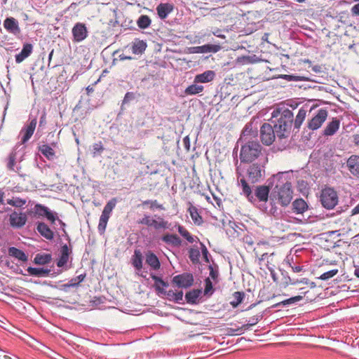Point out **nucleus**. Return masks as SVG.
Here are the masks:
<instances>
[{
	"mask_svg": "<svg viewBox=\"0 0 359 359\" xmlns=\"http://www.w3.org/2000/svg\"><path fill=\"white\" fill-rule=\"evenodd\" d=\"M257 135V131L252 130V123L246 124L242 132L245 143L241 146L240 151L239 157L241 163L268 162L267 154L262 145L257 140H251L252 137Z\"/></svg>",
	"mask_w": 359,
	"mask_h": 359,
	"instance_id": "obj_1",
	"label": "nucleus"
},
{
	"mask_svg": "<svg viewBox=\"0 0 359 359\" xmlns=\"http://www.w3.org/2000/svg\"><path fill=\"white\" fill-rule=\"evenodd\" d=\"M250 165L245 168V173H242L239 168H236L238 184L241 187L242 194L249 201H255L252 189L249 183L255 184L261 182L265 175V165L266 163L261 161L248 163Z\"/></svg>",
	"mask_w": 359,
	"mask_h": 359,
	"instance_id": "obj_2",
	"label": "nucleus"
},
{
	"mask_svg": "<svg viewBox=\"0 0 359 359\" xmlns=\"http://www.w3.org/2000/svg\"><path fill=\"white\" fill-rule=\"evenodd\" d=\"M290 180L288 174L284 172L274 175L272 178L275 186L271 193L270 199L283 207L287 206L293 198V190Z\"/></svg>",
	"mask_w": 359,
	"mask_h": 359,
	"instance_id": "obj_3",
	"label": "nucleus"
},
{
	"mask_svg": "<svg viewBox=\"0 0 359 359\" xmlns=\"http://www.w3.org/2000/svg\"><path fill=\"white\" fill-rule=\"evenodd\" d=\"M272 117L276 118L274 124L276 136L280 139L288 137L293 123L292 111L288 109H277L273 111Z\"/></svg>",
	"mask_w": 359,
	"mask_h": 359,
	"instance_id": "obj_4",
	"label": "nucleus"
},
{
	"mask_svg": "<svg viewBox=\"0 0 359 359\" xmlns=\"http://www.w3.org/2000/svg\"><path fill=\"white\" fill-rule=\"evenodd\" d=\"M328 111L326 108H320L313 112L311 118L308 120L307 128L311 130H316L321 128L327 120Z\"/></svg>",
	"mask_w": 359,
	"mask_h": 359,
	"instance_id": "obj_5",
	"label": "nucleus"
},
{
	"mask_svg": "<svg viewBox=\"0 0 359 359\" xmlns=\"http://www.w3.org/2000/svg\"><path fill=\"white\" fill-rule=\"evenodd\" d=\"M320 201L323 206L328 210L334 208L338 203V196L334 189L326 187L322 190Z\"/></svg>",
	"mask_w": 359,
	"mask_h": 359,
	"instance_id": "obj_6",
	"label": "nucleus"
},
{
	"mask_svg": "<svg viewBox=\"0 0 359 359\" xmlns=\"http://www.w3.org/2000/svg\"><path fill=\"white\" fill-rule=\"evenodd\" d=\"M275 128L272 127L269 123H264L260 129V138L262 142L265 145H271L276 138Z\"/></svg>",
	"mask_w": 359,
	"mask_h": 359,
	"instance_id": "obj_7",
	"label": "nucleus"
},
{
	"mask_svg": "<svg viewBox=\"0 0 359 359\" xmlns=\"http://www.w3.org/2000/svg\"><path fill=\"white\" fill-rule=\"evenodd\" d=\"M194 282L193 274L187 272L175 276L172 279V284L180 288H188L193 285Z\"/></svg>",
	"mask_w": 359,
	"mask_h": 359,
	"instance_id": "obj_8",
	"label": "nucleus"
},
{
	"mask_svg": "<svg viewBox=\"0 0 359 359\" xmlns=\"http://www.w3.org/2000/svg\"><path fill=\"white\" fill-rule=\"evenodd\" d=\"M58 148L57 142H52L50 144L42 142L39 146V151L48 160L53 161L56 158L55 149Z\"/></svg>",
	"mask_w": 359,
	"mask_h": 359,
	"instance_id": "obj_9",
	"label": "nucleus"
},
{
	"mask_svg": "<svg viewBox=\"0 0 359 359\" xmlns=\"http://www.w3.org/2000/svg\"><path fill=\"white\" fill-rule=\"evenodd\" d=\"M27 217L25 212H13L9 215V222L11 226L14 228H21L26 224Z\"/></svg>",
	"mask_w": 359,
	"mask_h": 359,
	"instance_id": "obj_10",
	"label": "nucleus"
},
{
	"mask_svg": "<svg viewBox=\"0 0 359 359\" xmlns=\"http://www.w3.org/2000/svg\"><path fill=\"white\" fill-rule=\"evenodd\" d=\"M72 249L67 244L63 245L60 250V256L56 262V265L59 268L67 269V264L69 259V255L72 254Z\"/></svg>",
	"mask_w": 359,
	"mask_h": 359,
	"instance_id": "obj_11",
	"label": "nucleus"
},
{
	"mask_svg": "<svg viewBox=\"0 0 359 359\" xmlns=\"http://www.w3.org/2000/svg\"><path fill=\"white\" fill-rule=\"evenodd\" d=\"M4 27L8 32L15 36H18L21 33L18 21L13 18H6L4 21Z\"/></svg>",
	"mask_w": 359,
	"mask_h": 359,
	"instance_id": "obj_12",
	"label": "nucleus"
},
{
	"mask_svg": "<svg viewBox=\"0 0 359 359\" xmlns=\"http://www.w3.org/2000/svg\"><path fill=\"white\" fill-rule=\"evenodd\" d=\"M74 41L80 42L83 41L88 36L87 28L84 24L77 22L72 28Z\"/></svg>",
	"mask_w": 359,
	"mask_h": 359,
	"instance_id": "obj_13",
	"label": "nucleus"
},
{
	"mask_svg": "<svg viewBox=\"0 0 359 359\" xmlns=\"http://www.w3.org/2000/svg\"><path fill=\"white\" fill-rule=\"evenodd\" d=\"M340 123L341 121L337 117L332 118L324 128L323 135L327 137L334 135L339 129Z\"/></svg>",
	"mask_w": 359,
	"mask_h": 359,
	"instance_id": "obj_14",
	"label": "nucleus"
},
{
	"mask_svg": "<svg viewBox=\"0 0 359 359\" xmlns=\"http://www.w3.org/2000/svg\"><path fill=\"white\" fill-rule=\"evenodd\" d=\"M36 123V118H33L27 126L21 130L20 133H23V136L21 140L22 144L26 143L31 138L35 130Z\"/></svg>",
	"mask_w": 359,
	"mask_h": 359,
	"instance_id": "obj_15",
	"label": "nucleus"
},
{
	"mask_svg": "<svg viewBox=\"0 0 359 359\" xmlns=\"http://www.w3.org/2000/svg\"><path fill=\"white\" fill-rule=\"evenodd\" d=\"M221 49L219 45L216 44H205L201 46H194L190 48V53H217Z\"/></svg>",
	"mask_w": 359,
	"mask_h": 359,
	"instance_id": "obj_16",
	"label": "nucleus"
},
{
	"mask_svg": "<svg viewBox=\"0 0 359 359\" xmlns=\"http://www.w3.org/2000/svg\"><path fill=\"white\" fill-rule=\"evenodd\" d=\"M346 166L354 177H359V156L351 155L346 161Z\"/></svg>",
	"mask_w": 359,
	"mask_h": 359,
	"instance_id": "obj_17",
	"label": "nucleus"
},
{
	"mask_svg": "<svg viewBox=\"0 0 359 359\" xmlns=\"http://www.w3.org/2000/svg\"><path fill=\"white\" fill-rule=\"evenodd\" d=\"M156 12L160 19H165L174 10V5L170 3H161L156 7Z\"/></svg>",
	"mask_w": 359,
	"mask_h": 359,
	"instance_id": "obj_18",
	"label": "nucleus"
},
{
	"mask_svg": "<svg viewBox=\"0 0 359 359\" xmlns=\"http://www.w3.org/2000/svg\"><path fill=\"white\" fill-rule=\"evenodd\" d=\"M160 239L164 243L172 247H180L182 245V240L177 234L167 233L163 234Z\"/></svg>",
	"mask_w": 359,
	"mask_h": 359,
	"instance_id": "obj_19",
	"label": "nucleus"
},
{
	"mask_svg": "<svg viewBox=\"0 0 359 359\" xmlns=\"http://www.w3.org/2000/svg\"><path fill=\"white\" fill-rule=\"evenodd\" d=\"M36 230L40 235L47 240L51 241L54 238V232L44 222H40L36 224Z\"/></svg>",
	"mask_w": 359,
	"mask_h": 359,
	"instance_id": "obj_20",
	"label": "nucleus"
},
{
	"mask_svg": "<svg viewBox=\"0 0 359 359\" xmlns=\"http://www.w3.org/2000/svg\"><path fill=\"white\" fill-rule=\"evenodd\" d=\"M216 76V74L212 70H207L203 72L202 74H199L196 75L194 82V83H208L215 79Z\"/></svg>",
	"mask_w": 359,
	"mask_h": 359,
	"instance_id": "obj_21",
	"label": "nucleus"
},
{
	"mask_svg": "<svg viewBox=\"0 0 359 359\" xmlns=\"http://www.w3.org/2000/svg\"><path fill=\"white\" fill-rule=\"evenodd\" d=\"M33 51V46L31 43H26L23 44L22 49L20 53L15 55V62L17 63L22 62L28 57Z\"/></svg>",
	"mask_w": 359,
	"mask_h": 359,
	"instance_id": "obj_22",
	"label": "nucleus"
},
{
	"mask_svg": "<svg viewBox=\"0 0 359 359\" xmlns=\"http://www.w3.org/2000/svg\"><path fill=\"white\" fill-rule=\"evenodd\" d=\"M269 188L267 186H257L255 190V196L261 202H266L269 198Z\"/></svg>",
	"mask_w": 359,
	"mask_h": 359,
	"instance_id": "obj_23",
	"label": "nucleus"
},
{
	"mask_svg": "<svg viewBox=\"0 0 359 359\" xmlns=\"http://www.w3.org/2000/svg\"><path fill=\"white\" fill-rule=\"evenodd\" d=\"M154 217L156 219L153 218L151 227H153L156 230L167 229L170 228L171 224L168 221L160 216L154 215Z\"/></svg>",
	"mask_w": 359,
	"mask_h": 359,
	"instance_id": "obj_24",
	"label": "nucleus"
},
{
	"mask_svg": "<svg viewBox=\"0 0 359 359\" xmlns=\"http://www.w3.org/2000/svg\"><path fill=\"white\" fill-rule=\"evenodd\" d=\"M146 263L154 270L160 268L161 264L157 256L152 252L148 251L146 255Z\"/></svg>",
	"mask_w": 359,
	"mask_h": 359,
	"instance_id": "obj_25",
	"label": "nucleus"
},
{
	"mask_svg": "<svg viewBox=\"0 0 359 359\" xmlns=\"http://www.w3.org/2000/svg\"><path fill=\"white\" fill-rule=\"evenodd\" d=\"M151 278L154 281V287L158 293L165 294L166 291L164 288L168 287V283L156 275H151Z\"/></svg>",
	"mask_w": 359,
	"mask_h": 359,
	"instance_id": "obj_26",
	"label": "nucleus"
},
{
	"mask_svg": "<svg viewBox=\"0 0 359 359\" xmlns=\"http://www.w3.org/2000/svg\"><path fill=\"white\" fill-rule=\"evenodd\" d=\"M175 226L177 227L179 233L189 243H193L198 241V238L192 236L184 226L177 223H176Z\"/></svg>",
	"mask_w": 359,
	"mask_h": 359,
	"instance_id": "obj_27",
	"label": "nucleus"
},
{
	"mask_svg": "<svg viewBox=\"0 0 359 359\" xmlns=\"http://www.w3.org/2000/svg\"><path fill=\"white\" fill-rule=\"evenodd\" d=\"M308 209V205L302 198H297L292 203L293 212L297 214H302Z\"/></svg>",
	"mask_w": 359,
	"mask_h": 359,
	"instance_id": "obj_28",
	"label": "nucleus"
},
{
	"mask_svg": "<svg viewBox=\"0 0 359 359\" xmlns=\"http://www.w3.org/2000/svg\"><path fill=\"white\" fill-rule=\"evenodd\" d=\"M8 255L19 261L27 262L28 259L27 256L22 250L15 247H11L8 248Z\"/></svg>",
	"mask_w": 359,
	"mask_h": 359,
	"instance_id": "obj_29",
	"label": "nucleus"
},
{
	"mask_svg": "<svg viewBox=\"0 0 359 359\" xmlns=\"http://www.w3.org/2000/svg\"><path fill=\"white\" fill-rule=\"evenodd\" d=\"M306 113H307V110L304 107H302L299 109L298 113L295 117V119L294 120L293 119L294 128H296L297 130H299L300 128L302 123L305 120V118L306 116Z\"/></svg>",
	"mask_w": 359,
	"mask_h": 359,
	"instance_id": "obj_30",
	"label": "nucleus"
},
{
	"mask_svg": "<svg viewBox=\"0 0 359 359\" xmlns=\"http://www.w3.org/2000/svg\"><path fill=\"white\" fill-rule=\"evenodd\" d=\"M27 271L29 275L35 277H45L47 276L50 273L49 269H45L43 268H34L32 266H29L27 269Z\"/></svg>",
	"mask_w": 359,
	"mask_h": 359,
	"instance_id": "obj_31",
	"label": "nucleus"
},
{
	"mask_svg": "<svg viewBox=\"0 0 359 359\" xmlns=\"http://www.w3.org/2000/svg\"><path fill=\"white\" fill-rule=\"evenodd\" d=\"M198 83H194L190 86H189L184 90V94L186 95H194L203 92L204 87L201 85L197 84Z\"/></svg>",
	"mask_w": 359,
	"mask_h": 359,
	"instance_id": "obj_32",
	"label": "nucleus"
},
{
	"mask_svg": "<svg viewBox=\"0 0 359 359\" xmlns=\"http://www.w3.org/2000/svg\"><path fill=\"white\" fill-rule=\"evenodd\" d=\"M188 211L190 214V216L196 224H201L203 222V218L199 215L198 209L196 207L190 204Z\"/></svg>",
	"mask_w": 359,
	"mask_h": 359,
	"instance_id": "obj_33",
	"label": "nucleus"
},
{
	"mask_svg": "<svg viewBox=\"0 0 359 359\" xmlns=\"http://www.w3.org/2000/svg\"><path fill=\"white\" fill-rule=\"evenodd\" d=\"M201 290H193L186 293L185 298L189 304H196L201 294Z\"/></svg>",
	"mask_w": 359,
	"mask_h": 359,
	"instance_id": "obj_34",
	"label": "nucleus"
},
{
	"mask_svg": "<svg viewBox=\"0 0 359 359\" xmlns=\"http://www.w3.org/2000/svg\"><path fill=\"white\" fill-rule=\"evenodd\" d=\"M52 256L50 254H37L34 257V263L36 264L44 265L50 262Z\"/></svg>",
	"mask_w": 359,
	"mask_h": 359,
	"instance_id": "obj_35",
	"label": "nucleus"
},
{
	"mask_svg": "<svg viewBox=\"0 0 359 359\" xmlns=\"http://www.w3.org/2000/svg\"><path fill=\"white\" fill-rule=\"evenodd\" d=\"M147 48V43L144 41L138 40L133 43L132 50L134 54H142Z\"/></svg>",
	"mask_w": 359,
	"mask_h": 359,
	"instance_id": "obj_36",
	"label": "nucleus"
},
{
	"mask_svg": "<svg viewBox=\"0 0 359 359\" xmlns=\"http://www.w3.org/2000/svg\"><path fill=\"white\" fill-rule=\"evenodd\" d=\"M302 299H303V297L301 296V295L292 297H290L289 299H287L285 300H283V301H282L280 302H278V303L274 304L273 306V308H278V307H280V306H288V305H290V304H295L297 302L301 301Z\"/></svg>",
	"mask_w": 359,
	"mask_h": 359,
	"instance_id": "obj_37",
	"label": "nucleus"
},
{
	"mask_svg": "<svg viewBox=\"0 0 359 359\" xmlns=\"http://www.w3.org/2000/svg\"><path fill=\"white\" fill-rule=\"evenodd\" d=\"M309 283V282L308 278H303L300 279H292L290 276L285 278V281L283 283L285 287H287L289 285H308Z\"/></svg>",
	"mask_w": 359,
	"mask_h": 359,
	"instance_id": "obj_38",
	"label": "nucleus"
},
{
	"mask_svg": "<svg viewBox=\"0 0 359 359\" xmlns=\"http://www.w3.org/2000/svg\"><path fill=\"white\" fill-rule=\"evenodd\" d=\"M151 23L150 18L147 15H142L137 20V25L140 29L148 28Z\"/></svg>",
	"mask_w": 359,
	"mask_h": 359,
	"instance_id": "obj_39",
	"label": "nucleus"
},
{
	"mask_svg": "<svg viewBox=\"0 0 359 359\" xmlns=\"http://www.w3.org/2000/svg\"><path fill=\"white\" fill-rule=\"evenodd\" d=\"M116 204V198H112L111 200L108 201L102 210V215L110 217L111 213L113 209L115 208Z\"/></svg>",
	"mask_w": 359,
	"mask_h": 359,
	"instance_id": "obj_40",
	"label": "nucleus"
},
{
	"mask_svg": "<svg viewBox=\"0 0 359 359\" xmlns=\"http://www.w3.org/2000/svg\"><path fill=\"white\" fill-rule=\"evenodd\" d=\"M280 78L287 81H310L309 78L303 76H297L293 74H282Z\"/></svg>",
	"mask_w": 359,
	"mask_h": 359,
	"instance_id": "obj_41",
	"label": "nucleus"
},
{
	"mask_svg": "<svg viewBox=\"0 0 359 359\" xmlns=\"http://www.w3.org/2000/svg\"><path fill=\"white\" fill-rule=\"evenodd\" d=\"M26 199H23L19 197H13L11 199H7V204L15 208H22L26 204Z\"/></svg>",
	"mask_w": 359,
	"mask_h": 359,
	"instance_id": "obj_42",
	"label": "nucleus"
},
{
	"mask_svg": "<svg viewBox=\"0 0 359 359\" xmlns=\"http://www.w3.org/2000/svg\"><path fill=\"white\" fill-rule=\"evenodd\" d=\"M133 264L134 267L140 270L142 268V254L139 250H135L133 259Z\"/></svg>",
	"mask_w": 359,
	"mask_h": 359,
	"instance_id": "obj_43",
	"label": "nucleus"
},
{
	"mask_svg": "<svg viewBox=\"0 0 359 359\" xmlns=\"http://www.w3.org/2000/svg\"><path fill=\"white\" fill-rule=\"evenodd\" d=\"M109 219V217L101 215L97 226L100 234L102 235L104 233Z\"/></svg>",
	"mask_w": 359,
	"mask_h": 359,
	"instance_id": "obj_44",
	"label": "nucleus"
},
{
	"mask_svg": "<svg viewBox=\"0 0 359 359\" xmlns=\"http://www.w3.org/2000/svg\"><path fill=\"white\" fill-rule=\"evenodd\" d=\"M48 208L41 205L36 204L34 207V216H37L39 217H44L46 213H47Z\"/></svg>",
	"mask_w": 359,
	"mask_h": 359,
	"instance_id": "obj_45",
	"label": "nucleus"
},
{
	"mask_svg": "<svg viewBox=\"0 0 359 359\" xmlns=\"http://www.w3.org/2000/svg\"><path fill=\"white\" fill-rule=\"evenodd\" d=\"M149 205V208L151 210L155 209H158L161 210H164L165 208L162 204H159L156 200H147L142 202V205Z\"/></svg>",
	"mask_w": 359,
	"mask_h": 359,
	"instance_id": "obj_46",
	"label": "nucleus"
},
{
	"mask_svg": "<svg viewBox=\"0 0 359 359\" xmlns=\"http://www.w3.org/2000/svg\"><path fill=\"white\" fill-rule=\"evenodd\" d=\"M262 318V315H257L252 317L248 321V324L243 325L241 328L237 329V331L241 330L242 329H248L250 326L255 325L258 323V322Z\"/></svg>",
	"mask_w": 359,
	"mask_h": 359,
	"instance_id": "obj_47",
	"label": "nucleus"
},
{
	"mask_svg": "<svg viewBox=\"0 0 359 359\" xmlns=\"http://www.w3.org/2000/svg\"><path fill=\"white\" fill-rule=\"evenodd\" d=\"M233 295L235 300L231 302L230 304L233 308H236L242 302L244 298V293L243 292H235Z\"/></svg>",
	"mask_w": 359,
	"mask_h": 359,
	"instance_id": "obj_48",
	"label": "nucleus"
},
{
	"mask_svg": "<svg viewBox=\"0 0 359 359\" xmlns=\"http://www.w3.org/2000/svg\"><path fill=\"white\" fill-rule=\"evenodd\" d=\"M104 148L103 147V144L102 142H98L97 143H95L93 144V151L92 154L93 157L97 156L98 154H100L103 151Z\"/></svg>",
	"mask_w": 359,
	"mask_h": 359,
	"instance_id": "obj_49",
	"label": "nucleus"
},
{
	"mask_svg": "<svg viewBox=\"0 0 359 359\" xmlns=\"http://www.w3.org/2000/svg\"><path fill=\"white\" fill-rule=\"evenodd\" d=\"M86 276V273L79 275L78 276L72 278L69 280V285H72V287H77L79 284L83 282Z\"/></svg>",
	"mask_w": 359,
	"mask_h": 359,
	"instance_id": "obj_50",
	"label": "nucleus"
},
{
	"mask_svg": "<svg viewBox=\"0 0 359 359\" xmlns=\"http://www.w3.org/2000/svg\"><path fill=\"white\" fill-rule=\"evenodd\" d=\"M189 257L194 263L198 262L200 252L198 249L191 248L189 251Z\"/></svg>",
	"mask_w": 359,
	"mask_h": 359,
	"instance_id": "obj_51",
	"label": "nucleus"
},
{
	"mask_svg": "<svg viewBox=\"0 0 359 359\" xmlns=\"http://www.w3.org/2000/svg\"><path fill=\"white\" fill-rule=\"evenodd\" d=\"M337 273L338 269H332L330 271L323 273L318 277V278L323 280H328L329 279L332 278L335 275H337Z\"/></svg>",
	"mask_w": 359,
	"mask_h": 359,
	"instance_id": "obj_52",
	"label": "nucleus"
},
{
	"mask_svg": "<svg viewBox=\"0 0 359 359\" xmlns=\"http://www.w3.org/2000/svg\"><path fill=\"white\" fill-rule=\"evenodd\" d=\"M213 292V286L212 283L210 278H207L205 280V290L204 293L205 294H208L209 293L212 294Z\"/></svg>",
	"mask_w": 359,
	"mask_h": 359,
	"instance_id": "obj_53",
	"label": "nucleus"
},
{
	"mask_svg": "<svg viewBox=\"0 0 359 359\" xmlns=\"http://www.w3.org/2000/svg\"><path fill=\"white\" fill-rule=\"evenodd\" d=\"M153 218L148 215H144L142 218L138 221V224L146 225L151 227Z\"/></svg>",
	"mask_w": 359,
	"mask_h": 359,
	"instance_id": "obj_54",
	"label": "nucleus"
},
{
	"mask_svg": "<svg viewBox=\"0 0 359 359\" xmlns=\"http://www.w3.org/2000/svg\"><path fill=\"white\" fill-rule=\"evenodd\" d=\"M209 270H210V276L211 278L215 281H218V276H219V271L217 269H215L212 265L209 266Z\"/></svg>",
	"mask_w": 359,
	"mask_h": 359,
	"instance_id": "obj_55",
	"label": "nucleus"
},
{
	"mask_svg": "<svg viewBox=\"0 0 359 359\" xmlns=\"http://www.w3.org/2000/svg\"><path fill=\"white\" fill-rule=\"evenodd\" d=\"M183 298V292L179 291L175 293H172V297L170 298V300H173L175 302H180L182 300Z\"/></svg>",
	"mask_w": 359,
	"mask_h": 359,
	"instance_id": "obj_56",
	"label": "nucleus"
},
{
	"mask_svg": "<svg viewBox=\"0 0 359 359\" xmlns=\"http://www.w3.org/2000/svg\"><path fill=\"white\" fill-rule=\"evenodd\" d=\"M133 99H135L134 93H133V92L126 93L123 97V100L122 102V105L124 104L128 103L130 101L133 100Z\"/></svg>",
	"mask_w": 359,
	"mask_h": 359,
	"instance_id": "obj_57",
	"label": "nucleus"
},
{
	"mask_svg": "<svg viewBox=\"0 0 359 359\" xmlns=\"http://www.w3.org/2000/svg\"><path fill=\"white\" fill-rule=\"evenodd\" d=\"M273 253H271L269 255L268 253H264L261 255V257L259 258V264L263 265V264L267 260L270 259L271 257H273Z\"/></svg>",
	"mask_w": 359,
	"mask_h": 359,
	"instance_id": "obj_58",
	"label": "nucleus"
},
{
	"mask_svg": "<svg viewBox=\"0 0 359 359\" xmlns=\"http://www.w3.org/2000/svg\"><path fill=\"white\" fill-rule=\"evenodd\" d=\"M15 164V155L14 154H11L9 156V160L8 162V169L13 170Z\"/></svg>",
	"mask_w": 359,
	"mask_h": 359,
	"instance_id": "obj_59",
	"label": "nucleus"
},
{
	"mask_svg": "<svg viewBox=\"0 0 359 359\" xmlns=\"http://www.w3.org/2000/svg\"><path fill=\"white\" fill-rule=\"evenodd\" d=\"M49 221H50L52 223H54L56 220V216L55 214L48 208L47 213H46L45 216Z\"/></svg>",
	"mask_w": 359,
	"mask_h": 359,
	"instance_id": "obj_60",
	"label": "nucleus"
},
{
	"mask_svg": "<svg viewBox=\"0 0 359 359\" xmlns=\"http://www.w3.org/2000/svg\"><path fill=\"white\" fill-rule=\"evenodd\" d=\"M46 111H43L41 117H40V120H39V128H43L46 125Z\"/></svg>",
	"mask_w": 359,
	"mask_h": 359,
	"instance_id": "obj_61",
	"label": "nucleus"
},
{
	"mask_svg": "<svg viewBox=\"0 0 359 359\" xmlns=\"http://www.w3.org/2000/svg\"><path fill=\"white\" fill-rule=\"evenodd\" d=\"M273 258L271 257L270 259H267L263 265H264L270 272H273V269H274V264H272Z\"/></svg>",
	"mask_w": 359,
	"mask_h": 359,
	"instance_id": "obj_62",
	"label": "nucleus"
},
{
	"mask_svg": "<svg viewBox=\"0 0 359 359\" xmlns=\"http://www.w3.org/2000/svg\"><path fill=\"white\" fill-rule=\"evenodd\" d=\"M351 13L352 15L358 16L359 15V3L355 4L351 8Z\"/></svg>",
	"mask_w": 359,
	"mask_h": 359,
	"instance_id": "obj_63",
	"label": "nucleus"
},
{
	"mask_svg": "<svg viewBox=\"0 0 359 359\" xmlns=\"http://www.w3.org/2000/svg\"><path fill=\"white\" fill-rule=\"evenodd\" d=\"M183 144L187 151H189L190 149V139L189 136H186L183 138Z\"/></svg>",
	"mask_w": 359,
	"mask_h": 359,
	"instance_id": "obj_64",
	"label": "nucleus"
}]
</instances>
